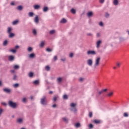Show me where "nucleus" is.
Instances as JSON below:
<instances>
[{"instance_id": "nucleus-1", "label": "nucleus", "mask_w": 129, "mask_h": 129, "mask_svg": "<svg viewBox=\"0 0 129 129\" xmlns=\"http://www.w3.org/2000/svg\"><path fill=\"white\" fill-rule=\"evenodd\" d=\"M8 105L10 107H12V108H17V103L14 102L12 100L9 101Z\"/></svg>"}, {"instance_id": "nucleus-2", "label": "nucleus", "mask_w": 129, "mask_h": 129, "mask_svg": "<svg viewBox=\"0 0 129 129\" xmlns=\"http://www.w3.org/2000/svg\"><path fill=\"white\" fill-rule=\"evenodd\" d=\"M71 110L72 111H73L75 113H76L77 111V109L76 108V104L74 103H72L71 104Z\"/></svg>"}, {"instance_id": "nucleus-3", "label": "nucleus", "mask_w": 129, "mask_h": 129, "mask_svg": "<svg viewBox=\"0 0 129 129\" xmlns=\"http://www.w3.org/2000/svg\"><path fill=\"white\" fill-rule=\"evenodd\" d=\"M100 62V57H97L95 61V63L94 65V68H96L97 67H98V66H99Z\"/></svg>"}, {"instance_id": "nucleus-4", "label": "nucleus", "mask_w": 129, "mask_h": 129, "mask_svg": "<svg viewBox=\"0 0 129 129\" xmlns=\"http://www.w3.org/2000/svg\"><path fill=\"white\" fill-rule=\"evenodd\" d=\"M40 103L42 105H47V100H46V96H44L40 100Z\"/></svg>"}, {"instance_id": "nucleus-5", "label": "nucleus", "mask_w": 129, "mask_h": 129, "mask_svg": "<svg viewBox=\"0 0 129 129\" xmlns=\"http://www.w3.org/2000/svg\"><path fill=\"white\" fill-rule=\"evenodd\" d=\"M87 55H96V52L94 50H88L87 52Z\"/></svg>"}, {"instance_id": "nucleus-6", "label": "nucleus", "mask_w": 129, "mask_h": 129, "mask_svg": "<svg viewBox=\"0 0 129 129\" xmlns=\"http://www.w3.org/2000/svg\"><path fill=\"white\" fill-rule=\"evenodd\" d=\"M93 63V61H92V59H89L87 60V64L88 66H92V64Z\"/></svg>"}, {"instance_id": "nucleus-7", "label": "nucleus", "mask_w": 129, "mask_h": 129, "mask_svg": "<svg viewBox=\"0 0 129 129\" xmlns=\"http://www.w3.org/2000/svg\"><path fill=\"white\" fill-rule=\"evenodd\" d=\"M4 92H5L6 93H11V89L8 88H4L3 89Z\"/></svg>"}, {"instance_id": "nucleus-8", "label": "nucleus", "mask_w": 129, "mask_h": 129, "mask_svg": "<svg viewBox=\"0 0 129 129\" xmlns=\"http://www.w3.org/2000/svg\"><path fill=\"white\" fill-rule=\"evenodd\" d=\"M102 43V41L101 40H98L96 42V47L99 48V46H100V44Z\"/></svg>"}, {"instance_id": "nucleus-9", "label": "nucleus", "mask_w": 129, "mask_h": 129, "mask_svg": "<svg viewBox=\"0 0 129 129\" xmlns=\"http://www.w3.org/2000/svg\"><path fill=\"white\" fill-rule=\"evenodd\" d=\"M15 59V56L14 55H10L9 56V61H14Z\"/></svg>"}, {"instance_id": "nucleus-10", "label": "nucleus", "mask_w": 129, "mask_h": 129, "mask_svg": "<svg viewBox=\"0 0 129 129\" xmlns=\"http://www.w3.org/2000/svg\"><path fill=\"white\" fill-rule=\"evenodd\" d=\"M63 80V78H58L57 79V83L58 84H60V83H61V82H62V81Z\"/></svg>"}, {"instance_id": "nucleus-11", "label": "nucleus", "mask_w": 129, "mask_h": 129, "mask_svg": "<svg viewBox=\"0 0 129 129\" xmlns=\"http://www.w3.org/2000/svg\"><path fill=\"white\" fill-rule=\"evenodd\" d=\"M34 22L36 24H38V23H39V17L38 16H36L34 18Z\"/></svg>"}, {"instance_id": "nucleus-12", "label": "nucleus", "mask_w": 129, "mask_h": 129, "mask_svg": "<svg viewBox=\"0 0 129 129\" xmlns=\"http://www.w3.org/2000/svg\"><path fill=\"white\" fill-rule=\"evenodd\" d=\"M34 10H39L41 7L40 5H36L33 6Z\"/></svg>"}, {"instance_id": "nucleus-13", "label": "nucleus", "mask_w": 129, "mask_h": 129, "mask_svg": "<svg viewBox=\"0 0 129 129\" xmlns=\"http://www.w3.org/2000/svg\"><path fill=\"white\" fill-rule=\"evenodd\" d=\"M29 58H35V57H36V54L34 53H31L29 54Z\"/></svg>"}, {"instance_id": "nucleus-14", "label": "nucleus", "mask_w": 129, "mask_h": 129, "mask_svg": "<svg viewBox=\"0 0 129 129\" xmlns=\"http://www.w3.org/2000/svg\"><path fill=\"white\" fill-rule=\"evenodd\" d=\"M62 120L66 123H68V121H69V119L66 117L62 118Z\"/></svg>"}, {"instance_id": "nucleus-15", "label": "nucleus", "mask_w": 129, "mask_h": 129, "mask_svg": "<svg viewBox=\"0 0 129 129\" xmlns=\"http://www.w3.org/2000/svg\"><path fill=\"white\" fill-rule=\"evenodd\" d=\"M87 16L89 18H91L92 16H93V13L92 12H89L87 13Z\"/></svg>"}, {"instance_id": "nucleus-16", "label": "nucleus", "mask_w": 129, "mask_h": 129, "mask_svg": "<svg viewBox=\"0 0 129 129\" xmlns=\"http://www.w3.org/2000/svg\"><path fill=\"white\" fill-rule=\"evenodd\" d=\"M113 4L114 6H117L118 5V0H113Z\"/></svg>"}, {"instance_id": "nucleus-17", "label": "nucleus", "mask_w": 129, "mask_h": 129, "mask_svg": "<svg viewBox=\"0 0 129 129\" xmlns=\"http://www.w3.org/2000/svg\"><path fill=\"white\" fill-rule=\"evenodd\" d=\"M14 69L15 70H18V69H20V66L19 65H14L13 67Z\"/></svg>"}, {"instance_id": "nucleus-18", "label": "nucleus", "mask_w": 129, "mask_h": 129, "mask_svg": "<svg viewBox=\"0 0 129 129\" xmlns=\"http://www.w3.org/2000/svg\"><path fill=\"white\" fill-rule=\"evenodd\" d=\"M112 95H113V92H110L107 94L108 97H110L111 96H112Z\"/></svg>"}, {"instance_id": "nucleus-19", "label": "nucleus", "mask_w": 129, "mask_h": 129, "mask_svg": "<svg viewBox=\"0 0 129 129\" xmlns=\"http://www.w3.org/2000/svg\"><path fill=\"white\" fill-rule=\"evenodd\" d=\"M39 83H40L39 80H35L33 82V84H34V85H38Z\"/></svg>"}, {"instance_id": "nucleus-20", "label": "nucleus", "mask_w": 129, "mask_h": 129, "mask_svg": "<svg viewBox=\"0 0 129 129\" xmlns=\"http://www.w3.org/2000/svg\"><path fill=\"white\" fill-rule=\"evenodd\" d=\"M45 45V41H42L40 44V47L43 48Z\"/></svg>"}, {"instance_id": "nucleus-21", "label": "nucleus", "mask_w": 129, "mask_h": 129, "mask_svg": "<svg viewBox=\"0 0 129 129\" xmlns=\"http://www.w3.org/2000/svg\"><path fill=\"white\" fill-rule=\"evenodd\" d=\"M67 22V20L66 19H65L64 18H63L60 21V23H61V24H65V23H66Z\"/></svg>"}, {"instance_id": "nucleus-22", "label": "nucleus", "mask_w": 129, "mask_h": 129, "mask_svg": "<svg viewBox=\"0 0 129 129\" xmlns=\"http://www.w3.org/2000/svg\"><path fill=\"white\" fill-rule=\"evenodd\" d=\"M45 69L46 71H50V67L49 66H45Z\"/></svg>"}, {"instance_id": "nucleus-23", "label": "nucleus", "mask_w": 129, "mask_h": 129, "mask_svg": "<svg viewBox=\"0 0 129 129\" xmlns=\"http://www.w3.org/2000/svg\"><path fill=\"white\" fill-rule=\"evenodd\" d=\"M120 65H121V63L120 62H116V66L117 68H119V67H120Z\"/></svg>"}, {"instance_id": "nucleus-24", "label": "nucleus", "mask_w": 129, "mask_h": 129, "mask_svg": "<svg viewBox=\"0 0 129 129\" xmlns=\"http://www.w3.org/2000/svg\"><path fill=\"white\" fill-rule=\"evenodd\" d=\"M17 10L18 11H22V10H23V6H19L18 7H17Z\"/></svg>"}, {"instance_id": "nucleus-25", "label": "nucleus", "mask_w": 129, "mask_h": 129, "mask_svg": "<svg viewBox=\"0 0 129 129\" xmlns=\"http://www.w3.org/2000/svg\"><path fill=\"white\" fill-rule=\"evenodd\" d=\"M48 10V7H45L43 8V12L44 13H46V12H47Z\"/></svg>"}, {"instance_id": "nucleus-26", "label": "nucleus", "mask_w": 129, "mask_h": 129, "mask_svg": "<svg viewBox=\"0 0 129 129\" xmlns=\"http://www.w3.org/2000/svg\"><path fill=\"white\" fill-rule=\"evenodd\" d=\"M28 16H29V17H33L34 13H33V12H29V14H28Z\"/></svg>"}, {"instance_id": "nucleus-27", "label": "nucleus", "mask_w": 129, "mask_h": 129, "mask_svg": "<svg viewBox=\"0 0 129 129\" xmlns=\"http://www.w3.org/2000/svg\"><path fill=\"white\" fill-rule=\"evenodd\" d=\"M71 12L72 14H76V10H75L74 9H71Z\"/></svg>"}, {"instance_id": "nucleus-28", "label": "nucleus", "mask_w": 129, "mask_h": 129, "mask_svg": "<svg viewBox=\"0 0 129 129\" xmlns=\"http://www.w3.org/2000/svg\"><path fill=\"white\" fill-rule=\"evenodd\" d=\"M23 121V119L22 118H19L17 119V122H18V123H21V122H22Z\"/></svg>"}, {"instance_id": "nucleus-29", "label": "nucleus", "mask_w": 129, "mask_h": 129, "mask_svg": "<svg viewBox=\"0 0 129 129\" xmlns=\"http://www.w3.org/2000/svg\"><path fill=\"white\" fill-rule=\"evenodd\" d=\"M50 35H53V34H55V30H52L49 31Z\"/></svg>"}, {"instance_id": "nucleus-30", "label": "nucleus", "mask_w": 129, "mask_h": 129, "mask_svg": "<svg viewBox=\"0 0 129 129\" xmlns=\"http://www.w3.org/2000/svg\"><path fill=\"white\" fill-rule=\"evenodd\" d=\"M13 86L15 88H18L19 87V84L16 83L13 85Z\"/></svg>"}, {"instance_id": "nucleus-31", "label": "nucleus", "mask_w": 129, "mask_h": 129, "mask_svg": "<svg viewBox=\"0 0 129 129\" xmlns=\"http://www.w3.org/2000/svg\"><path fill=\"white\" fill-rule=\"evenodd\" d=\"M9 34H10L9 35L10 38H13V37L15 36V34L14 33H10Z\"/></svg>"}, {"instance_id": "nucleus-32", "label": "nucleus", "mask_w": 129, "mask_h": 129, "mask_svg": "<svg viewBox=\"0 0 129 129\" xmlns=\"http://www.w3.org/2000/svg\"><path fill=\"white\" fill-rule=\"evenodd\" d=\"M32 33L33 35H37V31L36 30V29H33L32 30Z\"/></svg>"}, {"instance_id": "nucleus-33", "label": "nucleus", "mask_w": 129, "mask_h": 129, "mask_svg": "<svg viewBox=\"0 0 129 129\" xmlns=\"http://www.w3.org/2000/svg\"><path fill=\"white\" fill-rule=\"evenodd\" d=\"M10 51L12 52V53L15 54V53L17 52V50H16V49H11V50H10Z\"/></svg>"}, {"instance_id": "nucleus-34", "label": "nucleus", "mask_w": 129, "mask_h": 129, "mask_svg": "<svg viewBox=\"0 0 129 129\" xmlns=\"http://www.w3.org/2000/svg\"><path fill=\"white\" fill-rule=\"evenodd\" d=\"M18 78V76L17 75H14L13 77V80H17Z\"/></svg>"}, {"instance_id": "nucleus-35", "label": "nucleus", "mask_w": 129, "mask_h": 129, "mask_svg": "<svg viewBox=\"0 0 129 129\" xmlns=\"http://www.w3.org/2000/svg\"><path fill=\"white\" fill-rule=\"evenodd\" d=\"M76 127H80V123H77L75 124Z\"/></svg>"}, {"instance_id": "nucleus-36", "label": "nucleus", "mask_w": 129, "mask_h": 129, "mask_svg": "<svg viewBox=\"0 0 129 129\" xmlns=\"http://www.w3.org/2000/svg\"><path fill=\"white\" fill-rule=\"evenodd\" d=\"M46 52H52V49L50 48H47L46 49Z\"/></svg>"}, {"instance_id": "nucleus-37", "label": "nucleus", "mask_w": 129, "mask_h": 129, "mask_svg": "<svg viewBox=\"0 0 129 129\" xmlns=\"http://www.w3.org/2000/svg\"><path fill=\"white\" fill-rule=\"evenodd\" d=\"M3 45L4 46H7V45H8V40L4 41V42L3 43Z\"/></svg>"}, {"instance_id": "nucleus-38", "label": "nucleus", "mask_w": 129, "mask_h": 129, "mask_svg": "<svg viewBox=\"0 0 129 129\" xmlns=\"http://www.w3.org/2000/svg\"><path fill=\"white\" fill-rule=\"evenodd\" d=\"M11 32H12V28L9 27L8 28V33H9V34H11Z\"/></svg>"}, {"instance_id": "nucleus-39", "label": "nucleus", "mask_w": 129, "mask_h": 129, "mask_svg": "<svg viewBox=\"0 0 129 129\" xmlns=\"http://www.w3.org/2000/svg\"><path fill=\"white\" fill-rule=\"evenodd\" d=\"M57 60H58V57L56 55H55L53 57V60L54 61H57Z\"/></svg>"}, {"instance_id": "nucleus-40", "label": "nucleus", "mask_w": 129, "mask_h": 129, "mask_svg": "<svg viewBox=\"0 0 129 129\" xmlns=\"http://www.w3.org/2000/svg\"><path fill=\"white\" fill-rule=\"evenodd\" d=\"M18 23H19V21L18 20L14 21L13 22V25H17V24H18Z\"/></svg>"}, {"instance_id": "nucleus-41", "label": "nucleus", "mask_w": 129, "mask_h": 129, "mask_svg": "<svg viewBox=\"0 0 129 129\" xmlns=\"http://www.w3.org/2000/svg\"><path fill=\"white\" fill-rule=\"evenodd\" d=\"M94 122L95 123H99L100 122V121L98 120H94Z\"/></svg>"}, {"instance_id": "nucleus-42", "label": "nucleus", "mask_w": 129, "mask_h": 129, "mask_svg": "<svg viewBox=\"0 0 129 129\" xmlns=\"http://www.w3.org/2000/svg\"><path fill=\"white\" fill-rule=\"evenodd\" d=\"M57 98L58 96H54L53 99V101H56Z\"/></svg>"}, {"instance_id": "nucleus-43", "label": "nucleus", "mask_w": 129, "mask_h": 129, "mask_svg": "<svg viewBox=\"0 0 129 129\" xmlns=\"http://www.w3.org/2000/svg\"><path fill=\"white\" fill-rule=\"evenodd\" d=\"M32 50H33V48H32L31 47H28V52H31L32 51Z\"/></svg>"}, {"instance_id": "nucleus-44", "label": "nucleus", "mask_w": 129, "mask_h": 129, "mask_svg": "<svg viewBox=\"0 0 129 129\" xmlns=\"http://www.w3.org/2000/svg\"><path fill=\"white\" fill-rule=\"evenodd\" d=\"M63 99H68V96L67 95H64L63 96Z\"/></svg>"}, {"instance_id": "nucleus-45", "label": "nucleus", "mask_w": 129, "mask_h": 129, "mask_svg": "<svg viewBox=\"0 0 129 129\" xmlns=\"http://www.w3.org/2000/svg\"><path fill=\"white\" fill-rule=\"evenodd\" d=\"M33 75H34V73L30 72L29 73V77H32Z\"/></svg>"}, {"instance_id": "nucleus-46", "label": "nucleus", "mask_w": 129, "mask_h": 129, "mask_svg": "<svg viewBox=\"0 0 129 129\" xmlns=\"http://www.w3.org/2000/svg\"><path fill=\"white\" fill-rule=\"evenodd\" d=\"M123 116H124V117H127V116H128V114L126 113H124Z\"/></svg>"}, {"instance_id": "nucleus-47", "label": "nucleus", "mask_w": 129, "mask_h": 129, "mask_svg": "<svg viewBox=\"0 0 129 129\" xmlns=\"http://www.w3.org/2000/svg\"><path fill=\"white\" fill-rule=\"evenodd\" d=\"M99 26H100V27H103V23L102 22H100L99 23Z\"/></svg>"}, {"instance_id": "nucleus-48", "label": "nucleus", "mask_w": 129, "mask_h": 129, "mask_svg": "<svg viewBox=\"0 0 129 129\" xmlns=\"http://www.w3.org/2000/svg\"><path fill=\"white\" fill-rule=\"evenodd\" d=\"M105 18H108V17H109V14L107 13H106L105 15Z\"/></svg>"}, {"instance_id": "nucleus-49", "label": "nucleus", "mask_w": 129, "mask_h": 129, "mask_svg": "<svg viewBox=\"0 0 129 129\" xmlns=\"http://www.w3.org/2000/svg\"><path fill=\"white\" fill-rule=\"evenodd\" d=\"M89 117H92V112H90L89 113Z\"/></svg>"}, {"instance_id": "nucleus-50", "label": "nucleus", "mask_w": 129, "mask_h": 129, "mask_svg": "<svg viewBox=\"0 0 129 129\" xmlns=\"http://www.w3.org/2000/svg\"><path fill=\"white\" fill-rule=\"evenodd\" d=\"M26 101H27V98H23L22 99V102H26Z\"/></svg>"}, {"instance_id": "nucleus-51", "label": "nucleus", "mask_w": 129, "mask_h": 129, "mask_svg": "<svg viewBox=\"0 0 129 129\" xmlns=\"http://www.w3.org/2000/svg\"><path fill=\"white\" fill-rule=\"evenodd\" d=\"M89 127L90 128H92L93 127V125H92V124H89Z\"/></svg>"}, {"instance_id": "nucleus-52", "label": "nucleus", "mask_w": 129, "mask_h": 129, "mask_svg": "<svg viewBox=\"0 0 129 129\" xmlns=\"http://www.w3.org/2000/svg\"><path fill=\"white\" fill-rule=\"evenodd\" d=\"M105 0H99L100 4H103L104 3Z\"/></svg>"}, {"instance_id": "nucleus-53", "label": "nucleus", "mask_w": 129, "mask_h": 129, "mask_svg": "<svg viewBox=\"0 0 129 129\" xmlns=\"http://www.w3.org/2000/svg\"><path fill=\"white\" fill-rule=\"evenodd\" d=\"M69 57H70V58H72L73 57V53H71L70 54Z\"/></svg>"}, {"instance_id": "nucleus-54", "label": "nucleus", "mask_w": 129, "mask_h": 129, "mask_svg": "<svg viewBox=\"0 0 129 129\" xmlns=\"http://www.w3.org/2000/svg\"><path fill=\"white\" fill-rule=\"evenodd\" d=\"M83 80H84V79L82 78H80L79 79V81H80V82H82V81H83Z\"/></svg>"}, {"instance_id": "nucleus-55", "label": "nucleus", "mask_w": 129, "mask_h": 129, "mask_svg": "<svg viewBox=\"0 0 129 129\" xmlns=\"http://www.w3.org/2000/svg\"><path fill=\"white\" fill-rule=\"evenodd\" d=\"M60 60L62 61V62H65V61H66V58H61Z\"/></svg>"}, {"instance_id": "nucleus-56", "label": "nucleus", "mask_w": 129, "mask_h": 129, "mask_svg": "<svg viewBox=\"0 0 129 129\" xmlns=\"http://www.w3.org/2000/svg\"><path fill=\"white\" fill-rule=\"evenodd\" d=\"M3 109L0 108V116L2 115V113H3Z\"/></svg>"}, {"instance_id": "nucleus-57", "label": "nucleus", "mask_w": 129, "mask_h": 129, "mask_svg": "<svg viewBox=\"0 0 129 129\" xmlns=\"http://www.w3.org/2000/svg\"><path fill=\"white\" fill-rule=\"evenodd\" d=\"M102 91H103V92H106L107 91V89H104L102 90Z\"/></svg>"}, {"instance_id": "nucleus-58", "label": "nucleus", "mask_w": 129, "mask_h": 129, "mask_svg": "<svg viewBox=\"0 0 129 129\" xmlns=\"http://www.w3.org/2000/svg\"><path fill=\"white\" fill-rule=\"evenodd\" d=\"M10 72H11L13 74H14V73H15V70H12L10 71Z\"/></svg>"}, {"instance_id": "nucleus-59", "label": "nucleus", "mask_w": 129, "mask_h": 129, "mask_svg": "<svg viewBox=\"0 0 129 129\" xmlns=\"http://www.w3.org/2000/svg\"><path fill=\"white\" fill-rule=\"evenodd\" d=\"M97 38H99V37H100V33H97Z\"/></svg>"}, {"instance_id": "nucleus-60", "label": "nucleus", "mask_w": 129, "mask_h": 129, "mask_svg": "<svg viewBox=\"0 0 129 129\" xmlns=\"http://www.w3.org/2000/svg\"><path fill=\"white\" fill-rule=\"evenodd\" d=\"M1 103L3 105H5V106H6V105H7V103H6V102H2Z\"/></svg>"}, {"instance_id": "nucleus-61", "label": "nucleus", "mask_w": 129, "mask_h": 129, "mask_svg": "<svg viewBox=\"0 0 129 129\" xmlns=\"http://www.w3.org/2000/svg\"><path fill=\"white\" fill-rule=\"evenodd\" d=\"M56 106H57V105H56V104H54L52 105V107H53L54 108L56 107Z\"/></svg>"}, {"instance_id": "nucleus-62", "label": "nucleus", "mask_w": 129, "mask_h": 129, "mask_svg": "<svg viewBox=\"0 0 129 129\" xmlns=\"http://www.w3.org/2000/svg\"><path fill=\"white\" fill-rule=\"evenodd\" d=\"M103 92L102 91V90L101 91H100L98 93V94H99V95H100V94H102V93H103Z\"/></svg>"}, {"instance_id": "nucleus-63", "label": "nucleus", "mask_w": 129, "mask_h": 129, "mask_svg": "<svg viewBox=\"0 0 129 129\" xmlns=\"http://www.w3.org/2000/svg\"><path fill=\"white\" fill-rule=\"evenodd\" d=\"M15 49H19V48H20V46L19 45H16L15 46Z\"/></svg>"}, {"instance_id": "nucleus-64", "label": "nucleus", "mask_w": 129, "mask_h": 129, "mask_svg": "<svg viewBox=\"0 0 129 129\" xmlns=\"http://www.w3.org/2000/svg\"><path fill=\"white\" fill-rule=\"evenodd\" d=\"M87 36H92V34H91V33H88L87 34Z\"/></svg>"}]
</instances>
